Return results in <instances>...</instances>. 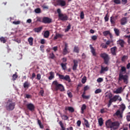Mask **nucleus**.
<instances>
[{"label":"nucleus","mask_w":130,"mask_h":130,"mask_svg":"<svg viewBox=\"0 0 130 130\" xmlns=\"http://www.w3.org/2000/svg\"><path fill=\"white\" fill-rule=\"evenodd\" d=\"M126 73V68L125 67L122 66L121 67V70L119 71V77L118 81V82H121V81H123V83L125 84H127L128 83V76L127 75H124V74Z\"/></svg>","instance_id":"nucleus-1"},{"label":"nucleus","mask_w":130,"mask_h":130,"mask_svg":"<svg viewBox=\"0 0 130 130\" xmlns=\"http://www.w3.org/2000/svg\"><path fill=\"white\" fill-rule=\"evenodd\" d=\"M109 99H110L109 101V103L108 104V107H110L111 106V104L113 102H116V101H119L120 102L122 101L121 97L119 96V95H115L112 98V94H111L109 96Z\"/></svg>","instance_id":"nucleus-2"},{"label":"nucleus","mask_w":130,"mask_h":130,"mask_svg":"<svg viewBox=\"0 0 130 130\" xmlns=\"http://www.w3.org/2000/svg\"><path fill=\"white\" fill-rule=\"evenodd\" d=\"M52 85L55 91H58L59 90L60 92H64V86L62 84L59 83L57 80L53 81Z\"/></svg>","instance_id":"nucleus-3"},{"label":"nucleus","mask_w":130,"mask_h":130,"mask_svg":"<svg viewBox=\"0 0 130 130\" xmlns=\"http://www.w3.org/2000/svg\"><path fill=\"white\" fill-rule=\"evenodd\" d=\"M16 106V103L13 102V101L11 100H8L7 102L6 108L8 111H12L15 109Z\"/></svg>","instance_id":"nucleus-4"},{"label":"nucleus","mask_w":130,"mask_h":130,"mask_svg":"<svg viewBox=\"0 0 130 130\" xmlns=\"http://www.w3.org/2000/svg\"><path fill=\"white\" fill-rule=\"evenodd\" d=\"M57 13L58 14V18L61 21H68L69 20V16L66 14L61 13V10L60 9L57 10Z\"/></svg>","instance_id":"nucleus-5"},{"label":"nucleus","mask_w":130,"mask_h":130,"mask_svg":"<svg viewBox=\"0 0 130 130\" xmlns=\"http://www.w3.org/2000/svg\"><path fill=\"white\" fill-rule=\"evenodd\" d=\"M100 57L104 59V62L105 64H109V60H110V57L108 54L104 52L102 53L100 55Z\"/></svg>","instance_id":"nucleus-6"},{"label":"nucleus","mask_w":130,"mask_h":130,"mask_svg":"<svg viewBox=\"0 0 130 130\" xmlns=\"http://www.w3.org/2000/svg\"><path fill=\"white\" fill-rule=\"evenodd\" d=\"M56 76H58L59 77V79L60 80H63V81H67V82H69V83H71V78L69 75H61L58 73L56 74Z\"/></svg>","instance_id":"nucleus-7"},{"label":"nucleus","mask_w":130,"mask_h":130,"mask_svg":"<svg viewBox=\"0 0 130 130\" xmlns=\"http://www.w3.org/2000/svg\"><path fill=\"white\" fill-rule=\"evenodd\" d=\"M119 122L118 121H115L112 122L111 126V128H112L114 130L117 129L118 127H119Z\"/></svg>","instance_id":"nucleus-8"},{"label":"nucleus","mask_w":130,"mask_h":130,"mask_svg":"<svg viewBox=\"0 0 130 130\" xmlns=\"http://www.w3.org/2000/svg\"><path fill=\"white\" fill-rule=\"evenodd\" d=\"M42 23H44V24H50V23H52V19L49 17H44L42 19Z\"/></svg>","instance_id":"nucleus-9"},{"label":"nucleus","mask_w":130,"mask_h":130,"mask_svg":"<svg viewBox=\"0 0 130 130\" xmlns=\"http://www.w3.org/2000/svg\"><path fill=\"white\" fill-rule=\"evenodd\" d=\"M56 5L57 6H60V7H66L67 3L64 0H57Z\"/></svg>","instance_id":"nucleus-10"},{"label":"nucleus","mask_w":130,"mask_h":130,"mask_svg":"<svg viewBox=\"0 0 130 130\" xmlns=\"http://www.w3.org/2000/svg\"><path fill=\"white\" fill-rule=\"evenodd\" d=\"M26 107L30 111L33 112L35 110V106L32 103L28 104L26 105Z\"/></svg>","instance_id":"nucleus-11"},{"label":"nucleus","mask_w":130,"mask_h":130,"mask_svg":"<svg viewBox=\"0 0 130 130\" xmlns=\"http://www.w3.org/2000/svg\"><path fill=\"white\" fill-rule=\"evenodd\" d=\"M69 46L68 43H65L64 48L63 49V55H66L68 54V53H70V51H69Z\"/></svg>","instance_id":"nucleus-12"},{"label":"nucleus","mask_w":130,"mask_h":130,"mask_svg":"<svg viewBox=\"0 0 130 130\" xmlns=\"http://www.w3.org/2000/svg\"><path fill=\"white\" fill-rule=\"evenodd\" d=\"M89 47L90 49V51L93 55V56H96L97 55V53H96V50L94 49V47L92 46V45H89Z\"/></svg>","instance_id":"nucleus-13"},{"label":"nucleus","mask_w":130,"mask_h":130,"mask_svg":"<svg viewBox=\"0 0 130 130\" xmlns=\"http://www.w3.org/2000/svg\"><path fill=\"white\" fill-rule=\"evenodd\" d=\"M78 60H76V59H74L73 60V63H74V65L73 66V71H76L77 70V68H78Z\"/></svg>","instance_id":"nucleus-14"},{"label":"nucleus","mask_w":130,"mask_h":130,"mask_svg":"<svg viewBox=\"0 0 130 130\" xmlns=\"http://www.w3.org/2000/svg\"><path fill=\"white\" fill-rule=\"evenodd\" d=\"M117 18V16H111L110 17V22L112 25H114L115 24V22L116 21V18Z\"/></svg>","instance_id":"nucleus-15"},{"label":"nucleus","mask_w":130,"mask_h":130,"mask_svg":"<svg viewBox=\"0 0 130 130\" xmlns=\"http://www.w3.org/2000/svg\"><path fill=\"white\" fill-rule=\"evenodd\" d=\"M112 123V121L111 119H109L106 121V126L108 128H111V124Z\"/></svg>","instance_id":"nucleus-16"},{"label":"nucleus","mask_w":130,"mask_h":130,"mask_svg":"<svg viewBox=\"0 0 130 130\" xmlns=\"http://www.w3.org/2000/svg\"><path fill=\"white\" fill-rule=\"evenodd\" d=\"M87 109V106L85 104H83L81 108V113L84 114L85 113V110Z\"/></svg>","instance_id":"nucleus-17"},{"label":"nucleus","mask_w":130,"mask_h":130,"mask_svg":"<svg viewBox=\"0 0 130 130\" xmlns=\"http://www.w3.org/2000/svg\"><path fill=\"white\" fill-rule=\"evenodd\" d=\"M117 48L116 47H114L111 48V52L113 55H116V50Z\"/></svg>","instance_id":"nucleus-18"},{"label":"nucleus","mask_w":130,"mask_h":130,"mask_svg":"<svg viewBox=\"0 0 130 130\" xmlns=\"http://www.w3.org/2000/svg\"><path fill=\"white\" fill-rule=\"evenodd\" d=\"M103 34L104 36H107V35H109L110 36V38L112 37V35L110 32V31L109 30H106L103 32Z\"/></svg>","instance_id":"nucleus-19"},{"label":"nucleus","mask_w":130,"mask_h":130,"mask_svg":"<svg viewBox=\"0 0 130 130\" xmlns=\"http://www.w3.org/2000/svg\"><path fill=\"white\" fill-rule=\"evenodd\" d=\"M48 58L49 59H55L56 57H55V55H54L53 52H52L49 54Z\"/></svg>","instance_id":"nucleus-20"},{"label":"nucleus","mask_w":130,"mask_h":130,"mask_svg":"<svg viewBox=\"0 0 130 130\" xmlns=\"http://www.w3.org/2000/svg\"><path fill=\"white\" fill-rule=\"evenodd\" d=\"M108 71V67H103V66H101V70L100 71V74H103L104 72H107Z\"/></svg>","instance_id":"nucleus-21"},{"label":"nucleus","mask_w":130,"mask_h":130,"mask_svg":"<svg viewBox=\"0 0 130 130\" xmlns=\"http://www.w3.org/2000/svg\"><path fill=\"white\" fill-rule=\"evenodd\" d=\"M65 110H68L70 111V112H71V113L75 112V109H74L72 107H66Z\"/></svg>","instance_id":"nucleus-22"},{"label":"nucleus","mask_w":130,"mask_h":130,"mask_svg":"<svg viewBox=\"0 0 130 130\" xmlns=\"http://www.w3.org/2000/svg\"><path fill=\"white\" fill-rule=\"evenodd\" d=\"M127 23L126 17H123L121 19V25H125Z\"/></svg>","instance_id":"nucleus-23"},{"label":"nucleus","mask_w":130,"mask_h":130,"mask_svg":"<svg viewBox=\"0 0 130 130\" xmlns=\"http://www.w3.org/2000/svg\"><path fill=\"white\" fill-rule=\"evenodd\" d=\"M49 35H50V32L49 31V30H46L44 33V38H49Z\"/></svg>","instance_id":"nucleus-24"},{"label":"nucleus","mask_w":130,"mask_h":130,"mask_svg":"<svg viewBox=\"0 0 130 130\" xmlns=\"http://www.w3.org/2000/svg\"><path fill=\"white\" fill-rule=\"evenodd\" d=\"M117 43L120 45L121 47L124 46V41H123V40H119L117 41Z\"/></svg>","instance_id":"nucleus-25"},{"label":"nucleus","mask_w":130,"mask_h":130,"mask_svg":"<svg viewBox=\"0 0 130 130\" xmlns=\"http://www.w3.org/2000/svg\"><path fill=\"white\" fill-rule=\"evenodd\" d=\"M121 92H122V87H120L114 91V93H115V94H120Z\"/></svg>","instance_id":"nucleus-26"},{"label":"nucleus","mask_w":130,"mask_h":130,"mask_svg":"<svg viewBox=\"0 0 130 130\" xmlns=\"http://www.w3.org/2000/svg\"><path fill=\"white\" fill-rule=\"evenodd\" d=\"M49 74L50 76L48 77V79L51 81V80H53V79H54V72H50Z\"/></svg>","instance_id":"nucleus-27"},{"label":"nucleus","mask_w":130,"mask_h":130,"mask_svg":"<svg viewBox=\"0 0 130 130\" xmlns=\"http://www.w3.org/2000/svg\"><path fill=\"white\" fill-rule=\"evenodd\" d=\"M83 120L84 121V124L86 127L89 128L90 127V124L89 123V121L85 118H83Z\"/></svg>","instance_id":"nucleus-28"},{"label":"nucleus","mask_w":130,"mask_h":130,"mask_svg":"<svg viewBox=\"0 0 130 130\" xmlns=\"http://www.w3.org/2000/svg\"><path fill=\"white\" fill-rule=\"evenodd\" d=\"M23 87L25 88H27V89H28V88H29V87H30V82H29L28 81H25L23 83Z\"/></svg>","instance_id":"nucleus-29"},{"label":"nucleus","mask_w":130,"mask_h":130,"mask_svg":"<svg viewBox=\"0 0 130 130\" xmlns=\"http://www.w3.org/2000/svg\"><path fill=\"white\" fill-rule=\"evenodd\" d=\"M63 35L60 34H56L55 36L54 37V40H56L58 38H61Z\"/></svg>","instance_id":"nucleus-30"},{"label":"nucleus","mask_w":130,"mask_h":130,"mask_svg":"<svg viewBox=\"0 0 130 130\" xmlns=\"http://www.w3.org/2000/svg\"><path fill=\"white\" fill-rule=\"evenodd\" d=\"M74 52H76V53H79L80 52V48L79 47L75 46L73 49Z\"/></svg>","instance_id":"nucleus-31"},{"label":"nucleus","mask_w":130,"mask_h":130,"mask_svg":"<svg viewBox=\"0 0 130 130\" xmlns=\"http://www.w3.org/2000/svg\"><path fill=\"white\" fill-rule=\"evenodd\" d=\"M98 122L100 126H102V125H103V118H102V117H101L98 119Z\"/></svg>","instance_id":"nucleus-32"},{"label":"nucleus","mask_w":130,"mask_h":130,"mask_svg":"<svg viewBox=\"0 0 130 130\" xmlns=\"http://www.w3.org/2000/svg\"><path fill=\"white\" fill-rule=\"evenodd\" d=\"M42 30V27L35 28L34 29V31H35V32H37V33H39V32H41Z\"/></svg>","instance_id":"nucleus-33"},{"label":"nucleus","mask_w":130,"mask_h":130,"mask_svg":"<svg viewBox=\"0 0 130 130\" xmlns=\"http://www.w3.org/2000/svg\"><path fill=\"white\" fill-rule=\"evenodd\" d=\"M28 41L29 42V45L32 46L33 45V38L30 37L28 39Z\"/></svg>","instance_id":"nucleus-34"},{"label":"nucleus","mask_w":130,"mask_h":130,"mask_svg":"<svg viewBox=\"0 0 130 130\" xmlns=\"http://www.w3.org/2000/svg\"><path fill=\"white\" fill-rule=\"evenodd\" d=\"M114 31L115 33V35H116V36H119V29H118V28H114Z\"/></svg>","instance_id":"nucleus-35"},{"label":"nucleus","mask_w":130,"mask_h":130,"mask_svg":"<svg viewBox=\"0 0 130 130\" xmlns=\"http://www.w3.org/2000/svg\"><path fill=\"white\" fill-rule=\"evenodd\" d=\"M59 124L60 126H61V130H66V128L63 126V123H62V121H60L59 122Z\"/></svg>","instance_id":"nucleus-36"},{"label":"nucleus","mask_w":130,"mask_h":130,"mask_svg":"<svg viewBox=\"0 0 130 130\" xmlns=\"http://www.w3.org/2000/svg\"><path fill=\"white\" fill-rule=\"evenodd\" d=\"M61 67L64 71H66V70H67V63L64 64L63 63H61Z\"/></svg>","instance_id":"nucleus-37"},{"label":"nucleus","mask_w":130,"mask_h":130,"mask_svg":"<svg viewBox=\"0 0 130 130\" xmlns=\"http://www.w3.org/2000/svg\"><path fill=\"white\" fill-rule=\"evenodd\" d=\"M12 78L13 81H16V80L18 78V75H17V73H16L12 76Z\"/></svg>","instance_id":"nucleus-38"},{"label":"nucleus","mask_w":130,"mask_h":130,"mask_svg":"<svg viewBox=\"0 0 130 130\" xmlns=\"http://www.w3.org/2000/svg\"><path fill=\"white\" fill-rule=\"evenodd\" d=\"M0 41L3 42V43H6V42H7V40H6V38H5V37H2L0 38Z\"/></svg>","instance_id":"nucleus-39"},{"label":"nucleus","mask_w":130,"mask_h":130,"mask_svg":"<svg viewBox=\"0 0 130 130\" xmlns=\"http://www.w3.org/2000/svg\"><path fill=\"white\" fill-rule=\"evenodd\" d=\"M61 117L63 120H68L69 119V117L66 115H62Z\"/></svg>","instance_id":"nucleus-40"},{"label":"nucleus","mask_w":130,"mask_h":130,"mask_svg":"<svg viewBox=\"0 0 130 130\" xmlns=\"http://www.w3.org/2000/svg\"><path fill=\"white\" fill-rule=\"evenodd\" d=\"M120 109L121 110L122 112L124 111L125 109V105L124 104H122L121 105Z\"/></svg>","instance_id":"nucleus-41"},{"label":"nucleus","mask_w":130,"mask_h":130,"mask_svg":"<svg viewBox=\"0 0 130 130\" xmlns=\"http://www.w3.org/2000/svg\"><path fill=\"white\" fill-rule=\"evenodd\" d=\"M87 81V77H86V76H84L81 80V82L82 83V84H85V83H86Z\"/></svg>","instance_id":"nucleus-42"},{"label":"nucleus","mask_w":130,"mask_h":130,"mask_svg":"<svg viewBox=\"0 0 130 130\" xmlns=\"http://www.w3.org/2000/svg\"><path fill=\"white\" fill-rule=\"evenodd\" d=\"M105 22H108L109 18L108 17V13H107L104 18Z\"/></svg>","instance_id":"nucleus-43"},{"label":"nucleus","mask_w":130,"mask_h":130,"mask_svg":"<svg viewBox=\"0 0 130 130\" xmlns=\"http://www.w3.org/2000/svg\"><path fill=\"white\" fill-rule=\"evenodd\" d=\"M35 12L36 14H40L41 13V10L40 8H37L35 9Z\"/></svg>","instance_id":"nucleus-44"},{"label":"nucleus","mask_w":130,"mask_h":130,"mask_svg":"<svg viewBox=\"0 0 130 130\" xmlns=\"http://www.w3.org/2000/svg\"><path fill=\"white\" fill-rule=\"evenodd\" d=\"M71 29V24H69L66 29H65V32H69Z\"/></svg>","instance_id":"nucleus-45"},{"label":"nucleus","mask_w":130,"mask_h":130,"mask_svg":"<svg viewBox=\"0 0 130 130\" xmlns=\"http://www.w3.org/2000/svg\"><path fill=\"white\" fill-rule=\"evenodd\" d=\"M113 2L116 5H120V4L121 3L120 0H114Z\"/></svg>","instance_id":"nucleus-46"},{"label":"nucleus","mask_w":130,"mask_h":130,"mask_svg":"<svg viewBox=\"0 0 130 130\" xmlns=\"http://www.w3.org/2000/svg\"><path fill=\"white\" fill-rule=\"evenodd\" d=\"M82 97L83 99H90V95H82Z\"/></svg>","instance_id":"nucleus-47"},{"label":"nucleus","mask_w":130,"mask_h":130,"mask_svg":"<svg viewBox=\"0 0 130 130\" xmlns=\"http://www.w3.org/2000/svg\"><path fill=\"white\" fill-rule=\"evenodd\" d=\"M102 92V90H101V89H97L95 90L94 93L95 94H99V93H101Z\"/></svg>","instance_id":"nucleus-48"},{"label":"nucleus","mask_w":130,"mask_h":130,"mask_svg":"<svg viewBox=\"0 0 130 130\" xmlns=\"http://www.w3.org/2000/svg\"><path fill=\"white\" fill-rule=\"evenodd\" d=\"M125 59H127V56L124 55L121 58L122 61H125Z\"/></svg>","instance_id":"nucleus-49"},{"label":"nucleus","mask_w":130,"mask_h":130,"mask_svg":"<svg viewBox=\"0 0 130 130\" xmlns=\"http://www.w3.org/2000/svg\"><path fill=\"white\" fill-rule=\"evenodd\" d=\"M37 80H38L39 81L41 79V74H38L37 75Z\"/></svg>","instance_id":"nucleus-50"},{"label":"nucleus","mask_w":130,"mask_h":130,"mask_svg":"<svg viewBox=\"0 0 130 130\" xmlns=\"http://www.w3.org/2000/svg\"><path fill=\"white\" fill-rule=\"evenodd\" d=\"M101 46H102V48H105V49H106L108 47V46H107V45L106 44H105L103 43L101 44Z\"/></svg>","instance_id":"nucleus-51"},{"label":"nucleus","mask_w":130,"mask_h":130,"mask_svg":"<svg viewBox=\"0 0 130 130\" xmlns=\"http://www.w3.org/2000/svg\"><path fill=\"white\" fill-rule=\"evenodd\" d=\"M116 115H117V116H118V115H120V117H122V116L120 114V111L119 110L117 111V112H116Z\"/></svg>","instance_id":"nucleus-52"},{"label":"nucleus","mask_w":130,"mask_h":130,"mask_svg":"<svg viewBox=\"0 0 130 130\" xmlns=\"http://www.w3.org/2000/svg\"><path fill=\"white\" fill-rule=\"evenodd\" d=\"M13 24H14V25H19L21 24V21H13Z\"/></svg>","instance_id":"nucleus-53"},{"label":"nucleus","mask_w":130,"mask_h":130,"mask_svg":"<svg viewBox=\"0 0 130 130\" xmlns=\"http://www.w3.org/2000/svg\"><path fill=\"white\" fill-rule=\"evenodd\" d=\"M98 83H102V82H103V78H99L97 79Z\"/></svg>","instance_id":"nucleus-54"},{"label":"nucleus","mask_w":130,"mask_h":130,"mask_svg":"<svg viewBox=\"0 0 130 130\" xmlns=\"http://www.w3.org/2000/svg\"><path fill=\"white\" fill-rule=\"evenodd\" d=\"M67 94L69 98H72L73 97V94L72 92L68 91Z\"/></svg>","instance_id":"nucleus-55"},{"label":"nucleus","mask_w":130,"mask_h":130,"mask_svg":"<svg viewBox=\"0 0 130 130\" xmlns=\"http://www.w3.org/2000/svg\"><path fill=\"white\" fill-rule=\"evenodd\" d=\"M85 15L84 14V12L82 11L80 13V18L81 19H84Z\"/></svg>","instance_id":"nucleus-56"},{"label":"nucleus","mask_w":130,"mask_h":130,"mask_svg":"<svg viewBox=\"0 0 130 130\" xmlns=\"http://www.w3.org/2000/svg\"><path fill=\"white\" fill-rule=\"evenodd\" d=\"M97 38V36H93L92 37H91V39L92 40H96Z\"/></svg>","instance_id":"nucleus-57"},{"label":"nucleus","mask_w":130,"mask_h":130,"mask_svg":"<svg viewBox=\"0 0 130 130\" xmlns=\"http://www.w3.org/2000/svg\"><path fill=\"white\" fill-rule=\"evenodd\" d=\"M81 120L77 121V124L78 126H81Z\"/></svg>","instance_id":"nucleus-58"},{"label":"nucleus","mask_w":130,"mask_h":130,"mask_svg":"<svg viewBox=\"0 0 130 130\" xmlns=\"http://www.w3.org/2000/svg\"><path fill=\"white\" fill-rule=\"evenodd\" d=\"M26 98H27V99H29L30 98H32V96L30 94H26Z\"/></svg>","instance_id":"nucleus-59"},{"label":"nucleus","mask_w":130,"mask_h":130,"mask_svg":"<svg viewBox=\"0 0 130 130\" xmlns=\"http://www.w3.org/2000/svg\"><path fill=\"white\" fill-rule=\"evenodd\" d=\"M35 77H36V74L33 73L31 75V79L33 80L35 78Z\"/></svg>","instance_id":"nucleus-60"},{"label":"nucleus","mask_w":130,"mask_h":130,"mask_svg":"<svg viewBox=\"0 0 130 130\" xmlns=\"http://www.w3.org/2000/svg\"><path fill=\"white\" fill-rule=\"evenodd\" d=\"M57 46H55V47H53V50H54V51H57Z\"/></svg>","instance_id":"nucleus-61"},{"label":"nucleus","mask_w":130,"mask_h":130,"mask_svg":"<svg viewBox=\"0 0 130 130\" xmlns=\"http://www.w3.org/2000/svg\"><path fill=\"white\" fill-rule=\"evenodd\" d=\"M88 89H89V87H88V86H85L84 87L83 90H84V91H87V90H88Z\"/></svg>","instance_id":"nucleus-62"},{"label":"nucleus","mask_w":130,"mask_h":130,"mask_svg":"<svg viewBox=\"0 0 130 130\" xmlns=\"http://www.w3.org/2000/svg\"><path fill=\"white\" fill-rule=\"evenodd\" d=\"M122 3L123 5H125L127 3V0H122Z\"/></svg>","instance_id":"nucleus-63"},{"label":"nucleus","mask_w":130,"mask_h":130,"mask_svg":"<svg viewBox=\"0 0 130 130\" xmlns=\"http://www.w3.org/2000/svg\"><path fill=\"white\" fill-rule=\"evenodd\" d=\"M126 119H127V121H130V115H128L126 116Z\"/></svg>","instance_id":"nucleus-64"}]
</instances>
